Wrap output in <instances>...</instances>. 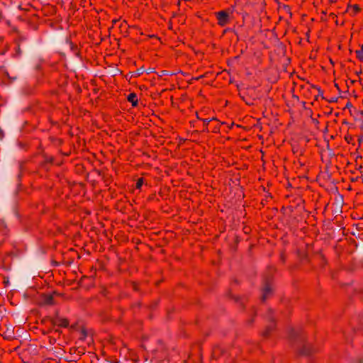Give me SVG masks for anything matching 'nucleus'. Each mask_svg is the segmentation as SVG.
Returning <instances> with one entry per match:
<instances>
[{"mask_svg":"<svg viewBox=\"0 0 363 363\" xmlns=\"http://www.w3.org/2000/svg\"><path fill=\"white\" fill-rule=\"evenodd\" d=\"M233 13V9L223 10L216 13L218 24L220 26H225L229 22L230 14Z\"/></svg>","mask_w":363,"mask_h":363,"instance_id":"nucleus-1","label":"nucleus"},{"mask_svg":"<svg viewBox=\"0 0 363 363\" xmlns=\"http://www.w3.org/2000/svg\"><path fill=\"white\" fill-rule=\"evenodd\" d=\"M128 101L131 103L132 106L135 107L138 106V96L135 93H130L128 96Z\"/></svg>","mask_w":363,"mask_h":363,"instance_id":"nucleus-2","label":"nucleus"},{"mask_svg":"<svg viewBox=\"0 0 363 363\" xmlns=\"http://www.w3.org/2000/svg\"><path fill=\"white\" fill-rule=\"evenodd\" d=\"M356 57L357 58L363 62V44L361 45L360 48L359 50H357L355 51Z\"/></svg>","mask_w":363,"mask_h":363,"instance_id":"nucleus-3","label":"nucleus"},{"mask_svg":"<svg viewBox=\"0 0 363 363\" xmlns=\"http://www.w3.org/2000/svg\"><path fill=\"white\" fill-rule=\"evenodd\" d=\"M143 178L138 179L136 182V185H135L136 189H140L141 186H143Z\"/></svg>","mask_w":363,"mask_h":363,"instance_id":"nucleus-4","label":"nucleus"},{"mask_svg":"<svg viewBox=\"0 0 363 363\" xmlns=\"http://www.w3.org/2000/svg\"><path fill=\"white\" fill-rule=\"evenodd\" d=\"M352 9L354 13H358L360 11V7L357 4H354L352 6Z\"/></svg>","mask_w":363,"mask_h":363,"instance_id":"nucleus-5","label":"nucleus"},{"mask_svg":"<svg viewBox=\"0 0 363 363\" xmlns=\"http://www.w3.org/2000/svg\"><path fill=\"white\" fill-rule=\"evenodd\" d=\"M68 325H69V322L67 320H66V319L62 320V322L60 323L61 326L67 327V326H68Z\"/></svg>","mask_w":363,"mask_h":363,"instance_id":"nucleus-6","label":"nucleus"},{"mask_svg":"<svg viewBox=\"0 0 363 363\" xmlns=\"http://www.w3.org/2000/svg\"><path fill=\"white\" fill-rule=\"evenodd\" d=\"M301 353L303 354H309L311 353V349L308 348L307 350H305L304 349L301 351Z\"/></svg>","mask_w":363,"mask_h":363,"instance_id":"nucleus-7","label":"nucleus"},{"mask_svg":"<svg viewBox=\"0 0 363 363\" xmlns=\"http://www.w3.org/2000/svg\"><path fill=\"white\" fill-rule=\"evenodd\" d=\"M269 291V289L267 288L265 289V291L263 296V299L266 298L267 293Z\"/></svg>","mask_w":363,"mask_h":363,"instance_id":"nucleus-8","label":"nucleus"},{"mask_svg":"<svg viewBox=\"0 0 363 363\" xmlns=\"http://www.w3.org/2000/svg\"><path fill=\"white\" fill-rule=\"evenodd\" d=\"M211 120H212V119H205V120L203 121V122H204V123H205V124H206V125H207V124H208V123H209V122H210Z\"/></svg>","mask_w":363,"mask_h":363,"instance_id":"nucleus-9","label":"nucleus"}]
</instances>
